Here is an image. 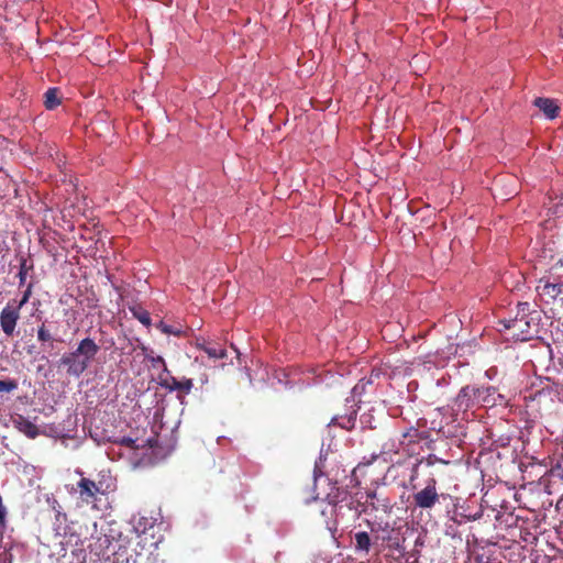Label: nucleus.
I'll return each instance as SVG.
<instances>
[{
	"label": "nucleus",
	"mask_w": 563,
	"mask_h": 563,
	"mask_svg": "<svg viewBox=\"0 0 563 563\" xmlns=\"http://www.w3.org/2000/svg\"><path fill=\"white\" fill-rule=\"evenodd\" d=\"M368 500H371V506L376 510L382 508L384 511H387L391 508L389 500L387 498H384V499L377 498V495L375 492L367 493L366 503Z\"/></svg>",
	"instance_id": "aec40b11"
},
{
	"label": "nucleus",
	"mask_w": 563,
	"mask_h": 563,
	"mask_svg": "<svg viewBox=\"0 0 563 563\" xmlns=\"http://www.w3.org/2000/svg\"><path fill=\"white\" fill-rule=\"evenodd\" d=\"M504 330L507 331L508 339L515 341H528L537 332L538 320L536 318L518 317L504 319L499 321Z\"/></svg>",
	"instance_id": "20e7f679"
},
{
	"label": "nucleus",
	"mask_w": 563,
	"mask_h": 563,
	"mask_svg": "<svg viewBox=\"0 0 563 563\" xmlns=\"http://www.w3.org/2000/svg\"><path fill=\"white\" fill-rule=\"evenodd\" d=\"M132 525L128 521H108V552H112V563H137L136 559L129 553Z\"/></svg>",
	"instance_id": "f257e3e1"
},
{
	"label": "nucleus",
	"mask_w": 563,
	"mask_h": 563,
	"mask_svg": "<svg viewBox=\"0 0 563 563\" xmlns=\"http://www.w3.org/2000/svg\"><path fill=\"white\" fill-rule=\"evenodd\" d=\"M327 499L329 500L330 505V515L340 511L343 508V503H345V505L351 510H354L356 516H360L363 511H365V508L360 500H354L347 490L339 487H335V492L329 493L327 495Z\"/></svg>",
	"instance_id": "39448f33"
},
{
	"label": "nucleus",
	"mask_w": 563,
	"mask_h": 563,
	"mask_svg": "<svg viewBox=\"0 0 563 563\" xmlns=\"http://www.w3.org/2000/svg\"><path fill=\"white\" fill-rule=\"evenodd\" d=\"M134 316L144 325H150L151 324V317H150V313L147 311L141 310V311L134 312Z\"/></svg>",
	"instance_id": "2f4dec72"
},
{
	"label": "nucleus",
	"mask_w": 563,
	"mask_h": 563,
	"mask_svg": "<svg viewBox=\"0 0 563 563\" xmlns=\"http://www.w3.org/2000/svg\"><path fill=\"white\" fill-rule=\"evenodd\" d=\"M356 420V412L353 411L350 415L342 416V417H333L331 420V424L339 426L343 429L350 430L354 427Z\"/></svg>",
	"instance_id": "a211bd4d"
},
{
	"label": "nucleus",
	"mask_w": 563,
	"mask_h": 563,
	"mask_svg": "<svg viewBox=\"0 0 563 563\" xmlns=\"http://www.w3.org/2000/svg\"><path fill=\"white\" fill-rule=\"evenodd\" d=\"M355 551L364 554H368L372 545V540L366 531H358L354 534Z\"/></svg>",
	"instance_id": "2eb2a0df"
},
{
	"label": "nucleus",
	"mask_w": 563,
	"mask_h": 563,
	"mask_svg": "<svg viewBox=\"0 0 563 563\" xmlns=\"http://www.w3.org/2000/svg\"><path fill=\"white\" fill-rule=\"evenodd\" d=\"M419 466L420 464L415 461V462H408V463H398V465H393V467L389 470H395L397 467H404L406 471H408V485L407 487L409 489H417V485H416V481L418 479L419 477Z\"/></svg>",
	"instance_id": "f8f14e48"
},
{
	"label": "nucleus",
	"mask_w": 563,
	"mask_h": 563,
	"mask_svg": "<svg viewBox=\"0 0 563 563\" xmlns=\"http://www.w3.org/2000/svg\"><path fill=\"white\" fill-rule=\"evenodd\" d=\"M495 388H478L474 386H464L453 400V408L457 411H467L474 406H486L489 404L488 396Z\"/></svg>",
	"instance_id": "7ed1b4c3"
},
{
	"label": "nucleus",
	"mask_w": 563,
	"mask_h": 563,
	"mask_svg": "<svg viewBox=\"0 0 563 563\" xmlns=\"http://www.w3.org/2000/svg\"><path fill=\"white\" fill-rule=\"evenodd\" d=\"M37 340L42 343H47V342L52 343V341H53V335H52L51 331L45 327L44 323L41 327H38V329H37Z\"/></svg>",
	"instance_id": "393cba45"
},
{
	"label": "nucleus",
	"mask_w": 563,
	"mask_h": 563,
	"mask_svg": "<svg viewBox=\"0 0 563 563\" xmlns=\"http://www.w3.org/2000/svg\"><path fill=\"white\" fill-rule=\"evenodd\" d=\"M198 349L202 350L210 358L219 360L224 358L227 356V351L216 344H210L207 342L197 343Z\"/></svg>",
	"instance_id": "4468645a"
},
{
	"label": "nucleus",
	"mask_w": 563,
	"mask_h": 563,
	"mask_svg": "<svg viewBox=\"0 0 563 563\" xmlns=\"http://www.w3.org/2000/svg\"><path fill=\"white\" fill-rule=\"evenodd\" d=\"M402 438H404V439L409 438V441H410V442H413V441H416V440L420 439V437H419V430H418V429H416V428H410L408 431H406V432H404V433H402Z\"/></svg>",
	"instance_id": "473e14b6"
},
{
	"label": "nucleus",
	"mask_w": 563,
	"mask_h": 563,
	"mask_svg": "<svg viewBox=\"0 0 563 563\" xmlns=\"http://www.w3.org/2000/svg\"><path fill=\"white\" fill-rule=\"evenodd\" d=\"M178 379H176L174 376L168 374L161 373L158 375V384L170 391L176 390Z\"/></svg>",
	"instance_id": "412c9836"
},
{
	"label": "nucleus",
	"mask_w": 563,
	"mask_h": 563,
	"mask_svg": "<svg viewBox=\"0 0 563 563\" xmlns=\"http://www.w3.org/2000/svg\"><path fill=\"white\" fill-rule=\"evenodd\" d=\"M516 316L533 318L532 317V312L530 310V303L529 302H518V305H517V314Z\"/></svg>",
	"instance_id": "cd10ccee"
},
{
	"label": "nucleus",
	"mask_w": 563,
	"mask_h": 563,
	"mask_svg": "<svg viewBox=\"0 0 563 563\" xmlns=\"http://www.w3.org/2000/svg\"><path fill=\"white\" fill-rule=\"evenodd\" d=\"M420 465L422 463H424L427 466L431 467L433 465H435L437 463H441V464H444V465H448L450 464L449 461H445V460H442L440 457H438L437 455L434 454H429L428 456L426 457H421V459H418L416 460Z\"/></svg>",
	"instance_id": "5701e85b"
},
{
	"label": "nucleus",
	"mask_w": 563,
	"mask_h": 563,
	"mask_svg": "<svg viewBox=\"0 0 563 563\" xmlns=\"http://www.w3.org/2000/svg\"><path fill=\"white\" fill-rule=\"evenodd\" d=\"M534 106L538 107L548 119H555L559 115L560 107L549 98H537Z\"/></svg>",
	"instance_id": "9b49d317"
},
{
	"label": "nucleus",
	"mask_w": 563,
	"mask_h": 563,
	"mask_svg": "<svg viewBox=\"0 0 563 563\" xmlns=\"http://www.w3.org/2000/svg\"><path fill=\"white\" fill-rule=\"evenodd\" d=\"M78 486L80 488L81 497L84 499H86L87 501H88V498L95 497L96 493L99 492V488L96 485V483L93 481H90V479L85 478V477H82L79 481Z\"/></svg>",
	"instance_id": "dca6fc26"
},
{
	"label": "nucleus",
	"mask_w": 563,
	"mask_h": 563,
	"mask_svg": "<svg viewBox=\"0 0 563 563\" xmlns=\"http://www.w3.org/2000/svg\"><path fill=\"white\" fill-rule=\"evenodd\" d=\"M26 274H27L26 261L22 260L21 261V265H20V271H19V274H18L19 280H20V285H23L25 283Z\"/></svg>",
	"instance_id": "72a5a7b5"
},
{
	"label": "nucleus",
	"mask_w": 563,
	"mask_h": 563,
	"mask_svg": "<svg viewBox=\"0 0 563 563\" xmlns=\"http://www.w3.org/2000/svg\"><path fill=\"white\" fill-rule=\"evenodd\" d=\"M537 290L541 296L548 297L550 300L563 297L561 283H551L549 280L542 284V280L537 287Z\"/></svg>",
	"instance_id": "9d476101"
},
{
	"label": "nucleus",
	"mask_w": 563,
	"mask_h": 563,
	"mask_svg": "<svg viewBox=\"0 0 563 563\" xmlns=\"http://www.w3.org/2000/svg\"><path fill=\"white\" fill-rule=\"evenodd\" d=\"M157 328L161 329V331L166 333V334H174V335H177V336L181 334V330L174 329L172 325L165 324L162 321L157 324Z\"/></svg>",
	"instance_id": "c756f323"
},
{
	"label": "nucleus",
	"mask_w": 563,
	"mask_h": 563,
	"mask_svg": "<svg viewBox=\"0 0 563 563\" xmlns=\"http://www.w3.org/2000/svg\"><path fill=\"white\" fill-rule=\"evenodd\" d=\"M192 386H194V383L191 379L184 378V379L177 382L176 390L181 391L184 394H189Z\"/></svg>",
	"instance_id": "c85d7f7f"
},
{
	"label": "nucleus",
	"mask_w": 563,
	"mask_h": 563,
	"mask_svg": "<svg viewBox=\"0 0 563 563\" xmlns=\"http://www.w3.org/2000/svg\"><path fill=\"white\" fill-rule=\"evenodd\" d=\"M20 317V309L15 306V300H10L0 312V327L7 336L14 334Z\"/></svg>",
	"instance_id": "0eeeda50"
},
{
	"label": "nucleus",
	"mask_w": 563,
	"mask_h": 563,
	"mask_svg": "<svg viewBox=\"0 0 563 563\" xmlns=\"http://www.w3.org/2000/svg\"><path fill=\"white\" fill-rule=\"evenodd\" d=\"M108 442L125 445L126 448H130V449H137L141 446L140 444H135L136 440L129 438V437L115 438L113 440L108 438Z\"/></svg>",
	"instance_id": "b1692460"
},
{
	"label": "nucleus",
	"mask_w": 563,
	"mask_h": 563,
	"mask_svg": "<svg viewBox=\"0 0 563 563\" xmlns=\"http://www.w3.org/2000/svg\"><path fill=\"white\" fill-rule=\"evenodd\" d=\"M156 520L157 519L153 517L141 516L137 522L134 526H132L133 533H146L147 530L154 527Z\"/></svg>",
	"instance_id": "f3484780"
},
{
	"label": "nucleus",
	"mask_w": 563,
	"mask_h": 563,
	"mask_svg": "<svg viewBox=\"0 0 563 563\" xmlns=\"http://www.w3.org/2000/svg\"><path fill=\"white\" fill-rule=\"evenodd\" d=\"M100 347L90 338L80 341L76 351L65 353L59 365L66 367L69 376L79 377L88 367L89 363L95 358Z\"/></svg>",
	"instance_id": "f03ea898"
},
{
	"label": "nucleus",
	"mask_w": 563,
	"mask_h": 563,
	"mask_svg": "<svg viewBox=\"0 0 563 563\" xmlns=\"http://www.w3.org/2000/svg\"><path fill=\"white\" fill-rule=\"evenodd\" d=\"M440 499L437 490V481L431 477L427 481V485L412 495L413 505L421 509L433 508Z\"/></svg>",
	"instance_id": "423d86ee"
},
{
	"label": "nucleus",
	"mask_w": 563,
	"mask_h": 563,
	"mask_svg": "<svg viewBox=\"0 0 563 563\" xmlns=\"http://www.w3.org/2000/svg\"><path fill=\"white\" fill-rule=\"evenodd\" d=\"M560 476L563 478V473Z\"/></svg>",
	"instance_id": "c9c22d12"
},
{
	"label": "nucleus",
	"mask_w": 563,
	"mask_h": 563,
	"mask_svg": "<svg viewBox=\"0 0 563 563\" xmlns=\"http://www.w3.org/2000/svg\"><path fill=\"white\" fill-rule=\"evenodd\" d=\"M123 342L125 343V346L114 347L110 352V361L117 364L119 369L122 372L126 369L125 366L130 362L131 353L133 351L130 342H125V340H123Z\"/></svg>",
	"instance_id": "1a4fd4ad"
},
{
	"label": "nucleus",
	"mask_w": 563,
	"mask_h": 563,
	"mask_svg": "<svg viewBox=\"0 0 563 563\" xmlns=\"http://www.w3.org/2000/svg\"><path fill=\"white\" fill-rule=\"evenodd\" d=\"M59 90L57 88H49L44 93V106L47 110H53L60 103V99L58 97Z\"/></svg>",
	"instance_id": "6ab92c4d"
},
{
	"label": "nucleus",
	"mask_w": 563,
	"mask_h": 563,
	"mask_svg": "<svg viewBox=\"0 0 563 563\" xmlns=\"http://www.w3.org/2000/svg\"><path fill=\"white\" fill-rule=\"evenodd\" d=\"M18 388V382L15 379H0V391L1 393H12Z\"/></svg>",
	"instance_id": "bb28decb"
},
{
	"label": "nucleus",
	"mask_w": 563,
	"mask_h": 563,
	"mask_svg": "<svg viewBox=\"0 0 563 563\" xmlns=\"http://www.w3.org/2000/svg\"><path fill=\"white\" fill-rule=\"evenodd\" d=\"M367 526L371 529V532L375 534L376 539H380L382 541H390L391 540V533L393 529L390 528L389 523H375L367 521Z\"/></svg>",
	"instance_id": "ddd939ff"
},
{
	"label": "nucleus",
	"mask_w": 563,
	"mask_h": 563,
	"mask_svg": "<svg viewBox=\"0 0 563 563\" xmlns=\"http://www.w3.org/2000/svg\"><path fill=\"white\" fill-rule=\"evenodd\" d=\"M398 449L394 440L389 439L383 443L379 455L383 456L384 461L390 457L391 453H397Z\"/></svg>",
	"instance_id": "4be33fe9"
},
{
	"label": "nucleus",
	"mask_w": 563,
	"mask_h": 563,
	"mask_svg": "<svg viewBox=\"0 0 563 563\" xmlns=\"http://www.w3.org/2000/svg\"><path fill=\"white\" fill-rule=\"evenodd\" d=\"M107 280L111 283V285L119 290L120 286L118 285L117 280H112L111 276L108 274Z\"/></svg>",
	"instance_id": "f704fd0d"
},
{
	"label": "nucleus",
	"mask_w": 563,
	"mask_h": 563,
	"mask_svg": "<svg viewBox=\"0 0 563 563\" xmlns=\"http://www.w3.org/2000/svg\"><path fill=\"white\" fill-rule=\"evenodd\" d=\"M13 427L30 439H35L40 434L38 427L22 415L12 417Z\"/></svg>",
	"instance_id": "6e6552de"
},
{
	"label": "nucleus",
	"mask_w": 563,
	"mask_h": 563,
	"mask_svg": "<svg viewBox=\"0 0 563 563\" xmlns=\"http://www.w3.org/2000/svg\"><path fill=\"white\" fill-rule=\"evenodd\" d=\"M32 295V285H29L27 288L25 289V291L23 292V296L21 298L20 301H16L15 300V306L19 307V309L21 310V308L27 303L30 297Z\"/></svg>",
	"instance_id": "7c9ffc66"
},
{
	"label": "nucleus",
	"mask_w": 563,
	"mask_h": 563,
	"mask_svg": "<svg viewBox=\"0 0 563 563\" xmlns=\"http://www.w3.org/2000/svg\"><path fill=\"white\" fill-rule=\"evenodd\" d=\"M147 358L151 362L153 368L161 367L163 374H168L167 365L162 356H147Z\"/></svg>",
	"instance_id": "a878e982"
}]
</instances>
